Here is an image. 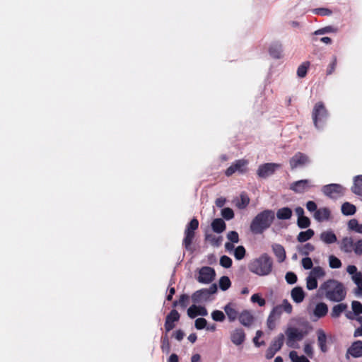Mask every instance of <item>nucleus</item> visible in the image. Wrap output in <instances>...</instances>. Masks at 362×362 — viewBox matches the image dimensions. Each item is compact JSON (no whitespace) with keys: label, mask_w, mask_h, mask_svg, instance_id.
<instances>
[{"label":"nucleus","mask_w":362,"mask_h":362,"mask_svg":"<svg viewBox=\"0 0 362 362\" xmlns=\"http://www.w3.org/2000/svg\"><path fill=\"white\" fill-rule=\"evenodd\" d=\"M318 293L320 296H325L333 302L342 301L346 295L344 285L335 279H329L322 284L318 289Z\"/></svg>","instance_id":"1"},{"label":"nucleus","mask_w":362,"mask_h":362,"mask_svg":"<svg viewBox=\"0 0 362 362\" xmlns=\"http://www.w3.org/2000/svg\"><path fill=\"white\" fill-rule=\"evenodd\" d=\"M275 218L274 211L265 209L252 219L250 229L253 234H262L272 226Z\"/></svg>","instance_id":"2"},{"label":"nucleus","mask_w":362,"mask_h":362,"mask_svg":"<svg viewBox=\"0 0 362 362\" xmlns=\"http://www.w3.org/2000/svg\"><path fill=\"white\" fill-rule=\"evenodd\" d=\"M249 270L258 276H267L273 269V260L267 253L253 259L248 265Z\"/></svg>","instance_id":"3"},{"label":"nucleus","mask_w":362,"mask_h":362,"mask_svg":"<svg viewBox=\"0 0 362 362\" xmlns=\"http://www.w3.org/2000/svg\"><path fill=\"white\" fill-rule=\"evenodd\" d=\"M327 116L328 112L324 103L321 101L317 102L312 112V118L315 127L317 129L320 128L325 122Z\"/></svg>","instance_id":"4"},{"label":"nucleus","mask_w":362,"mask_h":362,"mask_svg":"<svg viewBox=\"0 0 362 362\" xmlns=\"http://www.w3.org/2000/svg\"><path fill=\"white\" fill-rule=\"evenodd\" d=\"M286 345L288 347L296 348L295 342L301 341L308 334L306 331L300 330L294 327H289L286 329Z\"/></svg>","instance_id":"5"},{"label":"nucleus","mask_w":362,"mask_h":362,"mask_svg":"<svg viewBox=\"0 0 362 362\" xmlns=\"http://www.w3.org/2000/svg\"><path fill=\"white\" fill-rule=\"evenodd\" d=\"M322 193L330 199H337L344 195L346 188L339 184H329L322 188Z\"/></svg>","instance_id":"6"},{"label":"nucleus","mask_w":362,"mask_h":362,"mask_svg":"<svg viewBox=\"0 0 362 362\" xmlns=\"http://www.w3.org/2000/svg\"><path fill=\"white\" fill-rule=\"evenodd\" d=\"M216 291L217 286L216 284H213L209 288H202L195 291L192 296V300L194 303H199L202 300H207L210 295L215 293Z\"/></svg>","instance_id":"7"},{"label":"nucleus","mask_w":362,"mask_h":362,"mask_svg":"<svg viewBox=\"0 0 362 362\" xmlns=\"http://www.w3.org/2000/svg\"><path fill=\"white\" fill-rule=\"evenodd\" d=\"M310 163V159L308 155L302 152H297L289 160V164L291 170L298 168H303Z\"/></svg>","instance_id":"8"},{"label":"nucleus","mask_w":362,"mask_h":362,"mask_svg":"<svg viewBox=\"0 0 362 362\" xmlns=\"http://www.w3.org/2000/svg\"><path fill=\"white\" fill-rule=\"evenodd\" d=\"M284 335L281 333L274 339L266 351L265 356L267 359L272 358L284 345Z\"/></svg>","instance_id":"9"},{"label":"nucleus","mask_w":362,"mask_h":362,"mask_svg":"<svg viewBox=\"0 0 362 362\" xmlns=\"http://www.w3.org/2000/svg\"><path fill=\"white\" fill-rule=\"evenodd\" d=\"M215 276L216 272L213 268L210 267H203L199 269L197 279L199 283L209 284L214 281Z\"/></svg>","instance_id":"10"},{"label":"nucleus","mask_w":362,"mask_h":362,"mask_svg":"<svg viewBox=\"0 0 362 362\" xmlns=\"http://www.w3.org/2000/svg\"><path fill=\"white\" fill-rule=\"evenodd\" d=\"M280 167L281 165L278 163H264L259 166L257 173L259 177L265 178L273 175L276 170Z\"/></svg>","instance_id":"11"},{"label":"nucleus","mask_w":362,"mask_h":362,"mask_svg":"<svg viewBox=\"0 0 362 362\" xmlns=\"http://www.w3.org/2000/svg\"><path fill=\"white\" fill-rule=\"evenodd\" d=\"M247 165V161L246 160H237L226 169L225 174L226 176L229 177L234 174L235 172L243 173L245 172Z\"/></svg>","instance_id":"12"},{"label":"nucleus","mask_w":362,"mask_h":362,"mask_svg":"<svg viewBox=\"0 0 362 362\" xmlns=\"http://www.w3.org/2000/svg\"><path fill=\"white\" fill-rule=\"evenodd\" d=\"M180 315L175 309L172 310L166 316L164 324L166 333L171 331L175 327V322H178Z\"/></svg>","instance_id":"13"},{"label":"nucleus","mask_w":362,"mask_h":362,"mask_svg":"<svg viewBox=\"0 0 362 362\" xmlns=\"http://www.w3.org/2000/svg\"><path fill=\"white\" fill-rule=\"evenodd\" d=\"M309 180H300L296 182H294L291 185V189L296 193H303L305 191H308L310 188L313 187L310 184Z\"/></svg>","instance_id":"14"},{"label":"nucleus","mask_w":362,"mask_h":362,"mask_svg":"<svg viewBox=\"0 0 362 362\" xmlns=\"http://www.w3.org/2000/svg\"><path fill=\"white\" fill-rule=\"evenodd\" d=\"M281 315V306L274 307L270 313L267 320V325L269 330H273L276 327V321Z\"/></svg>","instance_id":"15"},{"label":"nucleus","mask_w":362,"mask_h":362,"mask_svg":"<svg viewBox=\"0 0 362 362\" xmlns=\"http://www.w3.org/2000/svg\"><path fill=\"white\" fill-rule=\"evenodd\" d=\"M231 341L237 345H241L245 340V333L241 328H238L233 330L230 334Z\"/></svg>","instance_id":"16"},{"label":"nucleus","mask_w":362,"mask_h":362,"mask_svg":"<svg viewBox=\"0 0 362 362\" xmlns=\"http://www.w3.org/2000/svg\"><path fill=\"white\" fill-rule=\"evenodd\" d=\"M207 314V310L204 306L193 305L187 310V315L190 318H194L197 315L206 316Z\"/></svg>","instance_id":"17"},{"label":"nucleus","mask_w":362,"mask_h":362,"mask_svg":"<svg viewBox=\"0 0 362 362\" xmlns=\"http://www.w3.org/2000/svg\"><path fill=\"white\" fill-rule=\"evenodd\" d=\"M347 354H350L354 358L362 356V341H354L347 350Z\"/></svg>","instance_id":"18"},{"label":"nucleus","mask_w":362,"mask_h":362,"mask_svg":"<svg viewBox=\"0 0 362 362\" xmlns=\"http://www.w3.org/2000/svg\"><path fill=\"white\" fill-rule=\"evenodd\" d=\"M330 216L331 211L327 207L320 208L314 213L315 219L319 222L328 221L330 218Z\"/></svg>","instance_id":"19"},{"label":"nucleus","mask_w":362,"mask_h":362,"mask_svg":"<svg viewBox=\"0 0 362 362\" xmlns=\"http://www.w3.org/2000/svg\"><path fill=\"white\" fill-rule=\"evenodd\" d=\"M317 344L322 352L325 353L327 351V336L324 330L319 329L317 330Z\"/></svg>","instance_id":"20"},{"label":"nucleus","mask_w":362,"mask_h":362,"mask_svg":"<svg viewBox=\"0 0 362 362\" xmlns=\"http://www.w3.org/2000/svg\"><path fill=\"white\" fill-rule=\"evenodd\" d=\"M291 296L295 303H300L305 298V292L301 287L296 286L291 290Z\"/></svg>","instance_id":"21"},{"label":"nucleus","mask_w":362,"mask_h":362,"mask_svg":"<svg viewBox=\"0 0 362 362\" xmlns=\"http://www.w3.org/2000/svg\"><path fill=\"white\" fill-rule=\"evenodd\" d=\"M354 240L351 237H344L340 243V249L346 253H350L353 251Z\"/></svg>","instance_id":"22"},{"label":"nucleus","mask_w":362,"mask_h":362,"mask_svg":"<svg viewBox=\"0 0 362 362\" xmlns=\"http://www.w3.org/2000/svg\"><path fill=\"white\" fill-rule=\"evenodd\" d=\"M269 52L273 58L280 59L282 56L281 43L279 42L272 43L269 47Z\"/></svg>","instance_id":"23"},{"label":"nucleus","mask_w":362,"mask_h":362,"mask_svg":"<svg viewBox=\"0 0 362 362\" xmlns=\"http://www.w3.org/2000/svg\"><path fill=\"white\" fill-rule=\"evenodd\" d=\"M272 250L278 262H283L286 257L284 247L280 244H275L272 246Z\"/></svg>","instance_id":"24"},{"label":"nucleus","mask_w":362,"mask_h":362,"mask_svg":"<svg viewBox=\"0 0 362 362\" xmlns=\"http://www.w3.org/2000/svg\"><path fill=\"white\" fill-rule=\"evenodd\" d=\"M351 189L354 194L362 197V175L354 177V185Z\"/></svg>","instance_id":"25"},{"label":"nucleus","mask_w":362,"mask_h":362,"mask_svg":"<svg viewBox=\"0 0 362 362\" xmlns=\"http://www.w3.org/2000/svg\"><path fill=\"white\" fill-rule=\"evenodd\" d=\"M320 240L326 244H332L337 242V238L333 231L327 230L320 234Z\"/></svg>","instance_id":"26"},{"label":"nucleus","mask_w":362,"mask_h":362,"mask_svg":"<svg viewBox=\"0 0 362 362\" xmlns=\"http://www.w3.org/2000/svg\"><path fill=\"white\" fill-rule=\"evenodd\" d=\"M211 228L214 232L221 233L226 228V225L222 218H215L211 222Z\"/></svg>","instance_id":"27"},{"label":"nucleus","mask_w":362,"mask_h":362,"mask_svg":"<svg viewBox=\"0 0 362 362\" xmlns=\"http://www.w3.org/2000/svg\"><path fill=\"white\" fill-rule=\"evenodd\" d=\"M328 312V307L325 303H319L316 305L314 309V315L317 318H322L325 317Z\"/></svg>","instance_id":"28"},{"label":"nucleus","mask_w":362,"mask_h":362,"mask_svg":"<svg viewBox=\"0 0 362 362\" xmlns=\"http://www.w3.org/2000/svg\"><path fill=\"white\" fill-rule=\"evenodd\" d=\"M239 320L244 326L250 327L254 321V317L250 313L245 311L240 314Z\"/></svg>","instance_id":"29"},{"label":"nucleus","mask_w":362,"mask_h":362,"mask_svg":"<svg viewBox=\"0 0 362 362\" xmlns=\"http://www.w3.org/2000/svg\"><path fill=\"white\" fill-rule=\"evenodd\" d=\"M199 228V221L196 218H193L186 226L184 234H194L195 230Z\"/></svg>","instance_id":"30"},{"label":"nucleus","mask_w":362,"mask_h":362,"mask_svg":"<svg viewBox=\"0 0 362 362\" xmlns=\"http://www.w3.org/2000/svg\"><path fill=\"white\" fill-rule=\"evenodd\" d=\"M292 216V210L288 207L279 209L276 212V217L280 220L289 219Z\"/></svg>","instance_id":"31"},{"label":"nucleus","mask_w":362,"mask_h":362,"mask_svg":"<svg viewBox=\"0 0 362 362\" xmlns=\"http://www.w3.org/2000/svg\"><path fill=\"white\" fill-rule=\"evenodd\" d=\"M315 233L313 229H308L305 231H301L297 236V240L299 243H304L312 238Z\"/></svg>","instance_id":"32"},{"label":"nucleus","mask_w":362,"mask_h":362,"mask_svg":"<svg viewBox=\"0 0 362 362\" xmlns=\"http://www.w3.org/2000/svg\"><path fill=\"white\" fill-rule=\"evenodd\" d=\"M250 203V198L245 192H242L240 195V199L236 202V206L239 209H245Z\"/></svg>","instance_id":"33"},{"label":"nucleus","mask_w":362,"mask_h":362,"mask_svg":"<svg viewBox=\"0 0 362 362\" xmlns=\"http://www.w3.org/2000/svg\"><path fill=\"white\" fill-rule=\"evenodd\" d=\"M356 207L349 202H344L341 205V213L344 215L351 216L354 215L356 213Z\"/></svg>","instance_id":"34"},{"label":"nucleus","mask_w":362,"mask_h":362,"mask_svg":"<svg viewBox=\"0 0 362 362\" xmlns=\"http://www.w3.org/2000/svg\"><path fill=\"white\" fill-rule=\"evenodd\" d=\"M347 308V305L344 303H339L336 305H334L332 308V312H331V316L334 318L339 317L341 314L345 311Z\"/></svg>","instance_id":"35"},{"label":"nucleus","mask_w":362,"mask_h":362,"mask_svg":"<svg viewBox=\"0 0 362 362\" xmlns=\"http://www.w3.org/2000/svg\"><path fill=\"white\" fill-rule=\"evenodd\" d=\"M194 237V234H185L182 245L187 251L193 252L194 250L192 249V244Z\"/></svg>","instance_id":"36"},{"label":"nucleus","mask_w":362,"mask_h":362,"mask_svg":"<svg viewBox=\"0 0 362 362\" xmlns=\"http://www.w3.org/2000/svg\"><path fill=\"white\" fill-rule=\"evenodd\" d=\"M224 310L230 321L235 320L238 317V312L235 310L234 308L231 306L229 303L226 305L224 308Z\"/></svg>","instance_id":"37"},{"label":"nucleus","mask_w":362,"mask_h":362,"mask_svg":"<svg viewBox=\"0 0 362 362\" xmlns=\"http://www.w3.org/2000/svg\"><path fill=\"white\" fill-rule=\"evenodd\" d=\"M310 62L307 61L301 64L297 69V75L300 78H304L308 72V70L310 67Z\"/></svg>","instance_id":"38"},{"label":"nucleus","mask_w":362,"mask_h":362,"mask_svg":"<svg viewBox=\"0 0 362 362\" xmlns=\"http://www.w3.org/2000/svg\"><path fill=\"white\" fill-rule=\"evenodd\" d=\"M348 227L350 230L362 233V224H360L356 219H351L348 222Z\"/></svg>","instance_id":"39"},{"label":"nucleus","mask_w":362,"mask_h":362,"mask_svg":"<svg viewBox=\"0 0 362 362\" xmlns=\"http://www.w3.org/2000/svg\"><path fill=\"white\" fill-rule=\"evenodd\" d=\"M289 357L291 362H310V361L305 356H299L296 351H291L289 353Z\"/></svg>","instance_id":"40"},{"label":"nucleus","mask_w":362,"mask_h":362,"mask_svg":"<svg viewBox=\"0 0 362 362\" xmlns=\"http://www.w3.org/2000/svg\"><path fill=\"white\" fill-rule=\"evenodd\" d=\"M231 286L230 279L226 276H223L219 279V287L222 291L228 290Z\"/></svg>","instance_id":"41"},{"label":"nucleus","mask_w":362,"mask_h":362,"mask_svg":"<svg viewBox=\"0 0 362 362\" xmlns=\"http://www.w3.org/2000/svg\"><path fill=\"white\" fill-rule=\"evenodd\" d=\"M161 350L163 353L168 354L170 351V344L167 334L161 337Z\"/></svg>","instance_id":"42"},{"label":"nucleus","mask_w":362,"mask_h":362,"mask_svg":"<svg viewBox=\"0 0 362 362\" xmlns=\"http://www.w3.org/2000/svg\"><path fill=\"white\" fill-rule=\"evenodd\" d=\"M315 250V247L310 243L303 245L300 249L299 252L300 255L308 256L310 252Z\"/></svg>","instance_id":"43"},{"label":"nucleus","mask_w":362,"mask_h":362,"mask_svg":"<svg viewBox=\"0 0 362 362\" xmlns=\"http://www.w3.org/2000/svg\"><path fill=\"white\" fill-rule=\"evenodd\" d=\"M306 287L308 290H313L317 287V281L315 276L309 275L306 279Z\"/></svg>","instance_id":"44"},{"label":"nucleus","mask_w":362,"mask_h":362,"mask_svg":"<svg viewBox=\"0 0 362 362\" xmlns=\"http://www.w3.org/2000/svg\"><path fill=\"white\" fill-rule=\"evenodd\" d=\"M297 225L300 228H307L310 225V220L307 216L298 218Z\"/></svg>","instance_id":"45"},{"label":"nucleus","mask_w":362,"mask_h":362,"mask_svg":"<svg viewBox=\"0 0 362 362\" xmlns=\"http://www.w3.org/2000/svg\"><path fill=\"white\" fill-rule=\"evenodd\" d=\"M246 250L242 245L238 246L234 251V256L236 259L240 260L245 256Z\"/></svg>","instance_id":"46"},{"label":"nucleus","mask_w":362,"mask_h":362,"mask_svg":"<svg viewBox=\"0 0 362 362\" xmlns=\"http://www.w3.org/2000/svg\"><path fill=\"white\" fill-rule=\"evenodd\" d=\"M337 31V28L328 25L315 31L314 35H324L328 33H336Z\"/></svg>","instance_id":"47"},{"label":"nucleus","mask_w":362,"mask_h":362,"mask_svg":"<svg viewBox=\"0 0 362 362\" xmlns=\"http://www.w3.org/2000/svg\"><path fill=\"white\" fill-rule=\"evenodd\" d=\"M329 267L332 269H338L341 267V262L339 259L334 255H330L329 257Z\"/></svg>","instance_id":"48"},{"label":"nucleus","mask_w":362,"mask_h":362,"mask_svg":"<svg viewBox=\"0 0 362 362\" xmlns=\"http://www.w3.org/2000/svg\"><path fill=\"white\" fill-rule=\"evenodd\" d=\"M232 263L231 258L226 255H223L220 258V264L224 268H230L232 266Z\"/></svg>","instance_id":"49"},{"label":"nucleus","mask_w":362,"mask_h":362,"mask_svg":"<svg viewBox=\"0 0 362 362\" xmlns=\"http://www.w3.org/2000/svg\"><path fill=\"white\" fill-rule=\"evenodd\" d=\"M353 312L355 315H358L362 313V303L357 300H354L351 303Z\"/></svg>","instance_id":"50"},{"label":"nucleus","mask_w":362,"mask_h":362,"mask_svg":"<svg viewBox=\"0 0 362 362\" xmlns=\"http://www.w3.org/2000/svg\"><path fill=\"white\" fill-rule=\"evenodd\" d=\"M212 319L216 322H222L225 320V315L222 311L214 310L211 313Z\"/></svg>","instance_id":"51"},{"label":"nucleus","mask_w":362,"mask_h":362,"mask_svg":"<svg viewBox=\"0 0 362 362\" xmlns=\"http://www.w3.org/2000/svg\"><path fill=\"white\" fill-rule=\"evenodd\" d=\"M221 215L225 219L230 220L234 217V212L230 208L226 207L222 209Z\"/></svg>","instance_id":"52"},{"label":"nucleus","mask_w":362,"mask_h":362,"mask_svg":"<svg viewBox=\"0 0 362 362\" xmlns=\"http://www.w3.org/2000/svg\"><path fill=\"white\" fill-rule=\"evenodd\" d=\"M285 279L288 284H293L296 283L298 278L294 272H288L286 274Z\"/></svg>","instance_id":"53"},{"label":"nucleus","mask_w":362,"mask_h":362,"mask_svg":"<svg viewBox=\"0 0 362 362\" xmlns=\"http://www.w3.org/2000/svg\"><path fill=\"white\" fill-rule=\"evenodd\" d=\"M207 321L205 318L199 317L195 320L194 326L197 329H202L206 327Z\"/></svg>","instance_id":"54"},{"label":"nucleus","mask_w":362,"mask_h":362,"mask_svg":"<svg viewBox=\"0 0 362 362\" xmlns=\"http://www.w3.org/2000/svg\"><path fill=\"white\" fill-rule=\"evenodd\" d=\"M313 12L315 14L320 15L322 16H330L332 13V11L331 10L326 8H315Z\"/></svg>","instance_id":"55"},{"label":"nucleus","mask_w":362,"mask_h":362,"mask_svg":"<svg viewBox=\"0 0 362 362\" xmlns=\"http://www.w3.org/2000/svg\"><path fill=\"white\" fill-rule=\"evenodd\" d=\"M280 306L281 311L284 310L286 313L288 314L292 313L293 307L287 300H284L282 304Z\"/></svg>","instance_id":"56"},{"label":"nucleus","mask_w":362,"mask_h":362,"mask_svg":"<svg viewBox=\"0 0 362 362\" xmlns=\"http://www.w3.org/2000/svg\"><path fill=\"white\" fill-rule=\"evenodd\" d=\"M251 301L253 303H257L259 306H264L266 303V301L264 298L260 297L259 294H253L251 296Z\"/></svg>","instance_id":"57"},{"label":"nucleus","mask_w":362,"mask_h":362,"mask_svg":"<svg viewBox=\"0 0 362 362\" xmlns=\"http://www.w3.org/2000/svg\"><path fill=\"white\" fill-rule=\"evenodd\" d=\"M353 250L356 255H362V239L354 243Z\"/></svg>","instance_id":"58"},{"label":"nucleus","mask_w":362,"mask_h":362,"mask_svg":"<svg viewBox=\"0 0 362 362\" xmlns=\"http://www.w3.org/2000/svg\"><path fill=\"white\" fill-rule=\"evenodd\" d=\"M227 238L230 240V242L238 243L239 242V235L236 231H230L227 234Z\"/></svg>","instance_id":"59"},{"label":"nucleus","mask_w":362,"mask_h":362,"mask_svg":"<svg viewBox=\"0 0 362 362\" xmlns=\"http://www.w3.org/2000/svg\"><path fill=\"white\" fill-rule=\"evenodd\" d=\"M310 275L315 276V278L317 279V277L323 276L325 275V272L320 267H316L313 269Z\"/></svg>","instance_id":"60"},{"label":"nucleus","mask_w":362,"mask_h":362,"mask_svg":"<svg viewBox=\"0 0 362 362\" xmlns=\"http://www.w3.org/2000/svg\"><path fill=\"white\" fill-rule=\"evenodd\" d=\"M189 297L187 294H182L180 296L179 305L185 308L188 305Z\"/></svg>","instance_id":"61"},{"label":"nucleus","mask_w":362,"mask_h":362,"mask_svg":"<svg viewBox=\"0 0 362 362\" xmlns=\"http://www.w3.org/2000/svg\"><path fill=\"white\" fill-rule=\"evenodd\" d=\"M313 262L310 257H304L302 259V266L305 269H310L313 267Z\"/></svg>","instance_id":"62"},{"label":"nucleus","mask_w":362,"mask_h":362,"mask_svg":"<svg viewBox=\"0 0 362 362\" xmlns=\"http://www.w3.org/2000/svg\"><path fill=\"white\" fill-rule=\"evenodd\" d=\"M337 57L334 56L333 57V59H332V62L329 64L327 69V75H330L332 74L334 70H335V68L337 66Z\"/></svg>","instance_id":"63"},{"label":"nucleus","mask_w":362,"mask_h":362,"mask_svg":"<svg viewBox=\"0 0 362 362\" xmlns=\"http://www.w3.org/2000/svg\"><path fill=\"white\" fill-rule=\"evenodd\" d=\"M306 209L310 212H315L317 210V206L315 202L308 201L306 203Z\"/></svg>","instance_id":"64"}]
</instances>
